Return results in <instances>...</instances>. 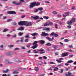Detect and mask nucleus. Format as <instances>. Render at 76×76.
<instances>
[{
  "instance_id": "obj_1",
  "label": "nucleus",
  "mask_w": 76,
  "mask_h": 76,
  "mask_svg": "<svg viewBox=\"0 0 76 76\" xmlns=\"http://www.w3.org/2000/svg\"><path fill=\"white\" fill-rule=\"evenodd\" d=\"M40 4V3L39 2H31L30 3V9L33 8L34 6H39Z\"/></svg>"
},
{
  "instance_id": "obj_2",
  "label": "nucleus",
  "mask_w": 76,
  "mask_h": 76,
  "mask_svg": "<svg viewBox=\"0 0 76 76\" xmlns=\"http://www.w3.org/2000/svg\"><path fill=\"white\" fill-rule=\"evenodd\" d=\"M24 0H20L19 2L14 1L13 2V3L15 5H18L21 4L22 3H24Z\"/></svg>"
},
{
  "instance_id": "obj_3",
  "label": "nucleus",
  "mask_w": 76,
  "mask_h": 76,
  "mask_svg": "<svg viewBox=\"0 0 76 76\" xmlns=\"http://www.w3.org/2000/svg\"><path fill=\"white\" fill-rule=\"evenodd\" d=\"M72 21L70 20L68 21V25H72V22H76V18H73L72 19Z\"/></svg>"
},
{
  "instance_id": "obj_4",
  "label": "nucleus",
  "mask_w": 76,
  "mask_h": 76,
  "mask_svg": "<svg viewBox=\"0 0 76 76\" xmlns=\"http://www.w3.org/2000/svg\"><path fill=\"white\" fill-rule=\"evenodd\" d=\"M18 25L20 26H23V25H25V21H21L19 22L18 23Z\"/></svg>"
},
{
  "instance_id": "obj_5",
  "label": "nucleus",
  "mask_w": 76,
  "mask_h": 76,
  "mask_svg": "<svg viewBox=\"0 0 76 76\" xmlns=\"http://www.w3.org/2000/svg\"><path fill=\"white\" fill-rule=\"evenodd\" d=\"M25 26H31L32 25V23L31 22H28L25 21Z\"/></svg>"
},
{
  "instance_id": "obj_6",
  "label": "nucleus",
  "mask_w": 76,
  "mask_h": 76,
  "mask_svg": "<svg viewBox=\"0 0 76 76\" xmlns=\"http://www.w3.org/2000/svg\"><path fill=\"white\" fill-rule=\"evenodd\" d=\"M7 13L10 15H15L16 14V12L15 11H8L7 12Z\"/></svg>"
},
{
  "instance_id": "obj_7",
  "label": "nucleus",
  "mask_w": 76,
  "mask_h": 76,
  "mask_svg": "<svg viewBox=\"0 0 76 76\" xmlns=\"http://www.w3.org/2000/svg\"><path fill=\"white\" fill-rule=\"evenodd\" d=\"M42 34H41V36H43V37H46V36H48L49 34L48 33H46L45 32H42Z\"/></svg>"
},
{
  "instance_id": "obj_8",
  "label": "nucleus",
  "mask_w": 76,
  "mask_h": 76,
  "mask_svg": "<svg viewBox=\"0 0 76 76\" xmlns=\"http://www.w3.org/2000/svg\"><path fill=\"white\" fill-rule=\"evenodd\" d=\"M63 60V58H60L59 59V60L58 59L56 60V61H57L58 63H61L62 62V61L61 60Z\"/></svg>"
},
{
  "instance_id": "obj_9",
  "label": "nucleus",
  "mask_w": 76,
  "mask_h": 76,
  "mask_svg": "<svg viewBox=\"0 0 76 76\" xmlns=\"http://www.w3.org/2000/svg\"><path fill=\"white\" fill-rule=\"evenodd\" d=\"M69 55V53L67 52H66L65 53H63L62 54L61 56L63 57H66V56H67Z\"/></svg>"
},
{
  "instance_id": "obj_10",
  "label": "nucleus",
  "mask_w": 76,
  "mask_h": 76,
  "mask_svg": "<svg viewBox=\"0 0 76 76\" xmlns=\"http://www.w3.org/2000/svg\"><path fill=\"white\" fill-rule=\"evenodd\" d=\"M31 18L34 19H39V17L38 16H36L35 17L31 16Z\"/></svg>"
},
{
  "instance_id": "obj_11",
  "label": "nucleus",
  "mask_w": 76,
  "mask_h": 76,
  "mask_svg": "<svg viewBox=\"0 0 76 76\" xmlns=\"http://www.w3.org/2000/svg\"><path fill=\"white\" fill-rule=\"evenodd\" d=\"M50 28H47V27H44L43 28V30L47 31H50Z\"/></svg>"
},
{
  "instance_id": "obj_12",
  "label": "nucleus",
  "mask_w": 76,
  "mask_h": 76,
  "mask_svg": "<svg viewBox=\"0 0 76 76\" xmlns=\"http://www.w3.org/2000/svg\"><path fill=\"white\" fill-rule=\"evenodd\" d=\"M50 35H53L55 36V37H58V34H55L54 32H52L50 34Z\"/></svg>"
},
{
  "instance_id": "obj_13",
  "label": "nucleus",
  "mask_w": 76,
  "mask_h": 76,
  "mask_svg": "<svg viewBox=\"0 0 76 76\" xmlns=\"http://www.w3.org/2000/svg\"><path fill=\"white\" fill-rule=\"evenodd\" d=\"M39 42L40 44H41L43 45V44H44V43H45V41L44 40H40Z\"/></svg>"
},
{
  "instance_id": "obj_14",
  "label": "nucleus",
  "mask_w": 76,
  "mask_h": 76,
  "mask_svg": "<svg viewBox=\"0 0 76 76\" xmlns=\"http://www.w3.org/2000/svg\"><path fill=\"white\" fill-rule=\"evenodd\" d=\"M46 39L48 40L49 41H53V40L50 37H46Z\"/></svg>"
},
{
  "instance_id": "obj_15",
  "label": "nucleus",
  "mask_w": 76,
  "mask_h": 76,
  "mask_svg": "<svg viewBox=\"0 0 76 76\" xmlns=\"http://www.w3.org/2000/svg\"><path fill=\"white\" fill-rule=\"evenodd\" d=\"M65 13L66 15H64V14L63 15V17H65V18H66V17L67 16H68L69 14V13L67 12H66Z\"/></svg>"
},
{
  "instance_id": "obj_16",
  "label": "nucleus",
  "mask_w": 76,
  "mask_h": 76,
  "mask_svg": "<svg viewBox=\"0 0 76 76\" xmlns=\"http://www.w3.org/2000/svg\"><path fill=\"white\" fill-rule=\"evenodd\" d=\"M38 49L34 50H33V52H34V53H35V54H37V53H38Z\"/></svg>"
},
{
  "instance_id": "obj_17",
  "label": "nucleus",
  "mask_w": 76,
  "mask_h": 76,
  "mask_svg": "<svg viewBox=\"0 0 76 76\" xmlns=\"http://www.w3.org/2000/svg\"><path fill=\"white\" fill-rule=\"evenodd\" d=\"M37 47H38V45H35L34 46H32L31 48L33 49H35L36 48H37Z\"/></svg>"
},
{
  "instance_id": "obj_18",
  "label": "nucleus",
  "mask_w": 76,
  "mask_h": 76,
  "mask_svg": "<svg viewBox=\"0 0 76 76\" xmlns=\"http://www.w3.org/2000/svg\"><path fill=\"white\" fill-rule=\"evenodd\" d=\"M45 45L46 46H48V47H50L51 45V44L50 43L48 42L45 44Z\"/></svg>"
},
{
  "instance_id": "obj_19",
  "label": "nucleus",
  "mask_w": 76,
  "mask_h": 76,
  "mask_svg": "<svg viewBox=\"0 0 76 76\" xmlns=\"http://www.w3.org/2000/svg\"><path fill=\"white\" fill-rule=\"evenodd\" d=\"M71 75H72V73L70 72H68L67 73V74L65 75L66 76H71Z\"/></svg>"
},
{
  "instance_id": "obj_20",
  "label": "nucleus",
  "mask_w": 76,
  "mask_h": 76,
  "mask_svg": "<svg viewBox=\"0 0 76 76\" xmlns=\"http://www.w3.org/2000/svg\"><path fill=\"white\" fill-rule=\"evenodd\" d=\"M48 25L49 26H50L51 25H53V23L51 21H49L48 22Z\"/></svg>"
},
{
  "instance_id": "obj_21",
  "label": "nucleus",
  "mask_w": 76,
  "mask_h": 76,
  "mask_svg": "<svg viewBox=\"0 0 76 76\" xmlns=\"http://www.w3.org/2000/svg\"><path fill=\"white\" fill-rule=\"evenodd\" d=\"M39 51H40V52H43V51H44V50L42 48H41L40 49L37 50Z\"/></svg>"
},
{
  "instance_id": "obj_22",
  "label": "nucleus",
  "mask_w": 76,
  "mask_h": 76,
  "mask_svg": "<svg viewBox=\"0 0 76 76\" xmlns=\"http://www.w3.org/2000/svg\"><path fill=\"white\" fill-rule=\"evenodd\" d=\"M24 28H23V27H20V28L18 29V30L20 31H23V30H24Z\"/></svg>"
},
{
  "instance_id": "obj_23",
  "label": "nucleus",
  "mask_w": 76,
  "mask_h": 76,
  "mask_svg": "<svg viewBox=\"0 0 76 76\" xmlns=\"http://www.w3.org/2000/svg\"><path fill=\"white\" fill-rule=\"evenodd\" d=\"M64 64L63 63L61 64H58L57 65L58 67H60L61 66H62V67H64V66H63V65Z\"/></svg>"
},
{
  "instance_id": "obj_24",
  "label": "nucleus",
  "mask_w": 76,
  "mask_h": 76,
  "mask_svg": "<svg viewBox=\"0 0 76 76\" xmlns=\"http://www.w3.org/2000/svg\"><path fill=\"white\" fill-rule=\"evenodd\" d=\"M0 47L1 50H4V49L3 48V47H4V46H3V45H1L0 46Z\"/></svg>"
},
{
  "instance_id": "obj_25",
  "label": "nucleus",
  "mask_w": 76,
  "mask_h": 76,
  "mask_svg": "<svg viewBox=\"0 0 76 76\" xmlns=\"http://www.w3.org/2000/svg\"><path fill=\"white\" fill-rule=\"evenodd\" d=\"M13 54V52H10L8 53L7 54L8 56H11V55H12Z\"/></svg>"
},
{
  "instance_id": "obj_26",
  "label": "nucleus",
  "mask_w": 76,
  "mask_h": 76,
  "mask_svg": "<svg viewBox=\"0 0 76 76\" xmlns=\"http://www.w3.org/2000/svg\"><path fill=\"white\" fill-rule=\"evenodd\" d=\"M38 35V33H34L33 34H31V35L32 36H36V35Z\"/></svg>"
},
{
  "instance_id": "obj_27",
  "label": "nucleus",
  "mask_w": 76,
  "mask_h": 76,
  "mask_svg": "<svg viewBox=\"0 0 76 76\" xmlns=\"http://www.w3.org/2000/svg\"><path fill=\"white\" fill-rule=\"evenodd\" d=\"M38 41H34V43H33V45H37V43H38Z\"/></svg>"
},
{
  "instance_id": "obj_28",
  "label": "nucleus",
  "mask_w": 76,
  "mask_h": 76,
  "mask_svg": "<svg viewBox=\"0 0 76 76\" xmlns=\"http://www.w3.org/2000/svg\"><path fill=\"white\" fill-rule=\"evenodd\" d=\"M43 18L44 19H46V20H47V19H49V17L48 16H45L43 17Z\"/></svg>"
},
{
  "instance_id": "obj_29",
  "label": "nucleus",
  "mask_w": 76,
  "mask_h": 76,
  "mask_svg": "<svg viewBox=\"0 0 76 76\" xmlns=\"http://www.w3.org/2000/svg\"><path fill=\"white\" fill-rule=\"evenodd\" d=\"M52 13L53 14V15H57L58 13V12H56V11H53L52 12Z\"/></svg>"
},
{
  "instance_id": "obj_30",
  "label": "nucleus",
  "mask_w": 76,
  "mask_h": 76,
  "mask_svg": "<svg viewBox=\"0 0 76 76\" xmlns=\"http://www.w3.org/2000/svg\"><path fill=\"white\" fill-rule=\"evenodd\" d=\"M38 10H40V11H42V10H43V8L42 7H40L38 8Z\"/></svg>"
},
{
  "instance_id": "obj_31",
  "label": "nucleus",
  "mask_w": 76,
  "mask_h": 76,
  "mask_svg": "<svg viewBox=\"0 0 76 76\" xmlns=\"http://www.w3.org/2000/svg\"><path fill=\"white\" fill-rule=\"evenodd\" d=\"M2 72H3V73H7V72H9V69H7V70L6 71H4V70H3Z\"/></svg>"
},
{
  "instance_id": "obj_32",
  "label": "nucleus",
  "mask_w": 76,
  "mask_h": 76,
  "mask_svg": "<svg viewBox=\"0 0 76 76\" xmlns=\"http://www.w3.org/2000/svg\"><path fill=\"white\" fill-rule=\"evenodd\" d=\"M58 70V68L57 67H55L54 69L53 70L54 71H57Z\"/></svg>"
},
{
  "instance_id": "obj_33",
  "label": "nucleus",
  "mask_w": 76,
  "mask_h": 76,
  "mask_svg": "<svg viewBox=\"0 0 76 76\" xmlns=\"http://www.w3.org/2000/svg\"><path fill=\"white\" fill-rule=\"evenodd\" d=\"M73 62V61L72 60H69L67 62V63H72Z\"/></svg>"
},
{
  "instance_id": "obj_34",
  "label": "nucleus",
  "mask_w": 76,
  "mask_h": 76,
  "mask_svg": "<svg viewBox=\"0 0 76 76\" xmlns=\"http://www.w3.org/2000/svg\"><path fill=\"white\" fill-rule=\"evenodd\" d=\"M6 61L7 63H8V64H12V63H13L12 62L9 61Z\"/></svg>"
},
{
  "instance_id": "obj_35",
  "label": "nucleus",
  "mask_w": 76,
  "mask_h": 76,
  "mask_svg": "<svg viewBox=\"0 0 76 76\" xmlns=\"http://www.w3.org/2000/svg\"><path fill=\"white\" fill-rule=\"evenodd\" d=\"M25 38H30V37L29 35H26L25 36Z\"/></svg>"
},
{
  "instance_id": "obj_36",
  "label": "nucleus",
  "mask_w": 76,
  "mask_h": 76,
  "mask_svg": "<svg viewBox=\"0 0 76 76\" xmlns=\"http://www.w3.org/2000/svg\"><path fill=\"white\" fill-rule=\"evenodd\" d=\"M34 70L35 71H38L39 70V68L38 67H35Z\"/></svg>"
},
{
  "instance_id": "obj_37",
  "label": "nucleus",
  "mask_w": 76,
  "mask_h": 76,
  "mask_svg": "<svg viewBox=\"0 0 76 76\" xmlns=\"http://www.w3.org/2000/svg\"><path fill=\"white\" fill-rule=\"evenodd\" d=\"M53 49H54L55 50H56V49H57V46L55 45L53 47Z\"/></svg>"
},
{
  "instance_id": "obj_38",
  "label": "nucleus",
  "mask_w": 76,
  "mask_h": 76,
  "mask_svg": "<svg viewBox=\"0 0 76 76\" xmlns=\"http://www.w3.org/2000/svg\"><path fill=\"white\" fill-rule=\"evenodd\" d=\"M23 34V33L20 32L18 33V35L19 36H22Z\"/></svg>"
},
{
  "instance_id": "obj_39",
  "label": "nucleus",
  "mask_w": 76,
  "mask_h": 76,
  "mask_svg": "<svg viewBox=\"0 0 76 76\" xmlns=\"http://www.w3.org/2000/svg\"><path fill=\"white\" fill-rule=\"evenodd\" d=\"M44 26H49L48 23V22L44 24Z\"/></svg>"
},
{
  "instance_id": "obj_40",
  "label": "nucleus",
  "mask_w": 76,
  "mask_h": 76,
  "mask_svg": "<svg viewBox=\"0 0 76 76\" xmlns=\"http://www.w3.org/2000/svg\"><path fill=\"white\" fill-rule=\"evenodd\" d=\"M14 50H15V51H16V50H19V48H14Z\"/></svg>"
},
{
  "instance_id": "obj_41",
  "label": "nucleus",
  "mask_w": 76,
  "mask_h": 76,
  "mask_svg": "<svg viewBox=\"0 0 76 76\" xmlns=\"http://www.w3.org/2000/svg\"><path fill=\"white\" fill-rule=\"evenodd\" d=\"M69 31L68 30H65L64 32V34H68V32H69Z\"/></svg>"
},
{
  "instance_id": "obj_42",
  "label": "nucleus",
  "mask_w": 76,
  "mask_h": 76,
  "mask_svg": "<svg viewBox=\"0 0 76 76\" xmlns=\"http://www.w3.org/2000/svg\"><path fill=\"white\" fill-rule=\"evenodd\" d=\"M64 41L65 42H69V39H66L64 40Z\"/></svg>"
},
{
  "instance_id": "obj_43",
  "label": "nucleus",
  "mask_w": 76,
  "mask_h": 76,
  "mask_svg": "<svg viewBox=\"0 0 76 76\" xmlns=\"http://www.w3.org/2000/svg\"><path fill=\"white\" fill-rule=\"evenodd\" d=\"M8 30H9V29H4L3 30V32H6V31H8Z\"/></svg>"
},
{
  "instance_id": "obj_44",
  "label": "nucleus",
  "mask_w": 76,
  "mask_h": 76,
  "mask_svg": "<svg viewBox=\"0 0 76 76\" xmlns=\"http://www.w3.org/2000/svg\"><path fill=\"white\" fill-rule=\"evenodd\" d=\"M17 24V23H16V22H13V24H12L13 25H15V26H16Z\"/></svg>"
},
{
  "instance_id": "obj_45",
  "label": "nucleus",
  "mask_w": 76,
  "mask_h": 76,
  "mask_svg": "<svg viewBox=\"0 0 76 76\" xmlns=\"http://www.w3.org/2000/svg\"><path fill=\"white\" fill-rule=\"evenodd\" d=\"M38 10L37 9H36L34 11V13H37L38 12Z\"/></svg>"
},
{
  "instance_id": "obj_46",
  "label": "nucleus",
  "mask_w": 76,
  "mask_h": 76,
  "mask_svg": "<svg viewBox=\"0 0 76 76\" xmlns=\"http://www.w3.org/2000/svg\"><path fill=\"white\" fill-rule=\"evenodd\" d=\"M18 73V72L17 71H14L13 72V74H17Z\"/></svg>"
},
{
  "instance_id": "obj_47",
  "label": "nucleus",
  "mask_w": 76,
  "mask_h": 76,
  "mask_svg": "<svg viewBox=\"0 0 76 76\" xmlns=\"http://www.w3.org/2000/svg\"><path fill=\"white\" fill-rule=\"evenodd\" d=\"M28 41H29V40L28 39H25L24 41V42H28Z\"/></svg>"
},
{
  "instance_id": "obj_48",
  "label": "nucleus",
  "mask_w": 76,
  "mask_h": 76,
  "mask_svg": "<svg viewBox=\"0 0 76 76\" xmlns=\"http://www.w3.org/2000/svg\"><path fill=\"white\" fill-rule=\"evenodd\" d=\"M45 3L46 4H49L50 3V1H45Z\"/></svg>"
},
{
  "instance_id": "obj_49",
  "label": "nucleus",
  "mask_w": 76,
  "mask_h": 76,
  "mask_svg": "<svg viewBox=\"0 0 76 76\" xmlns=\"http://www.w3.org/2000/svg\"><path fill=\"white\" fill-rule=\"evenodd\" d=\"M31 47V43H29L28 45H27V47L28 48H30V47Z\"/></svg>"
},
{
  "instance_id": "obj_50",
  "label": "nucleus",
  "mask_w": 76,
  "mask_h": 76,
  "mask_svg": "<svg viewBox=\"0 0 76 76\" xmlns=\"http://www.w3.org/2000/svg\"><path fill=\"white\" fill-rule=\"evenodd\" d=\"M9 47H10V48H12V47H13V45H11L8 46Z\"/></svg>"
},
{
  "instance_id": "obj_51",
  "label": "nucleus",
  "mask_w": 76,
  "mask_h": 76,
  "mask_svg": "<svg viewBox=\"0 0 76 76\" xmlns=\"http://www.w3.org/2000/svg\"><path fill=\"white\" fill-rule=\"evenodd\" d=\"M55 28H58V25L57 24H56L55 26Z\"/></svg>"
},
{
  "instance_id": "obj_52",
  "label": "nucleus",
  "mask_w": 76,
  "mask_h": 76,
  "mask_svg": "<svg viewBox=\"0 0 76 76\" xmlns=\"http://www.w3.org/2000/svg\"><path fill=\"white\" fill-rule=\"evenodd\" d=\"M70 68L68 67V68H66L65 69V70H66V71H68V70H70Z\"/></svg>"
},
{
  "instance_id": "obj_53",
  "label": "nucleus",
  "mask_w": 76,
  "mask_h": 76,
  "mask_svg": "<svg viewBox=\"0 0 76 76\" xmlns=\"http://www.w3.org/2000/svg\"><path fill=\"white\" fill-rule=\"evenodd\" d=\"M58 23L60 24V25H63V22H61L60 21L58 22Z\"/></svg>"
},
{
  "instance_id": "obj_54",
  "label": "nucleus",
  "mask_w": 76,
  "mask_h": 76,
  "mask_svg": "<svg viewBox=\"0 0 76 76\" xmlns=\"http://www.w3.org/2000/svg\"><path fill=\"white\" fill-rule=\"evenodd\" d=\"M21 49H22V50H25V48L23 46H22L21 47Z\"/></svg>"
},
{
  "instance_id": "obj_55",
  "label": "nucleus",
  "mask_w": 76,
  "mask_h": 76,
  "mask_svg": "<svg viewBox=\"0 0 76 76\" xmlns=\"http://www.w3.org/2000/svg\"><path fill=\"white\" fill-rule=\"evenodd\" d=\"M43 57L44 59H45V60H47V58L45 56H43Z\"/></svg>"
},
{
  "instance_id": "obj_56",
  "label": "nucleus",
  "mask_w": 76,
  "mask_h": 76,
  "mask_svg": "<svg viewBox=\"0 0 76 76\" xmlns=\"http://www.w3.org/2000/svg\"><path fill=\"white\" fill-rule=\"evenodd\" d=\"M67 27L68 28H71V27H72V26L70 25H69L67 26Z\"/></svg>"
},
{
  "instance_id": "obj_57",
  "label": "nucleus",
  "mask_w": 76,
  "mask_h": 76,
  "mask_svg": "<svg viewBox=\"0 0 76 76\" xmlns=\"http://www.w3.org/2000/svg\"><path fill=\"white\" fill-rule=\"evenodd\" d=\"M60 73H63V69H61V70Z\"/></svg>"
},
{
  "instance_id": "obj_58",
  "label": "nucleus",
  "mask_w": 76,
  "mask_h": 76,
  "mask_svg": "<svg viewBox=\"0 0 76 76\" xmlns=\"http://www.w3.org/2000/svg\"><path fill=\"white\" fill-rule=\"evenodd\" d=\"M12 21V19H9L7 20V22H11Z\"/></svg>"
},
{
  "instance_id": "obj_59",
  "label": "nucleus",
  "mask_w": 76,
  "mask_h": 76,
  "mask_svg": "<svg viewBox=\"0 0 76 76\" xmlns=\"http://www.w3.org/2000/svg\"><path fill=\"white\" fill-rule=\"evenodd\" d=\"M6 18H7V17H6V16H4L3 17V19H6Z\"/></svg>"
},
{
  "instance_id": "obj_60",
  "label": "nucleus",
  "mask_w": 76,
  "mask_h": 76,
  "mask_svg": "<svg viewBox=\"0 0 76 76\" xmlns=\"http://www.w3.org/2000/svg\"><path fill=\"white\" fill-rule=\"evenodd\" d=\"M11 35L10 34H7L6 35V36L7 37H10Z\"/></svg>"
},
{
  "instance_id": "obj_61",
  "label": "nucleus",
  "mask_w": 76,
  "mask_h": 76,
  "mask_svg": "<svg viewBox=\"0 0 76 76\" xmlns=\"http://www.w3.org/2000/svg\"><path fill=\"white\" fill-rule=\"evenodd\" d=\"M48 70L52 71L53 70V69H52V68H50L49 69H48Z\"/></svg>"
},
{
  "instance_id": "obj_62",
  "label": "nucleus",
  "mask_w": 76,
  "mask_h": 76,
  "mask_svg": "<svg viewBox=\"0 0 76 76\" xmlns=\"http://www.w3.org/2000/svg\"><path fill=\"white\" fill-rule=\"evenodd\" d=\"M42 57H40L39 58V60H42Z\"/></svg>"
},
{
  "instance_id": "obj_63",
  "label": "nucleus",
  "mask_w": 76,
  "mask_h": 76,
  "mask_svg": "<svg viewBox=\"0 0 76 76\" xmlns=\"http://www.w3.org/2000/svg\"><path fill=\"white\" fill-rule=\"evenodd\" d=\"M25 15H22V16H21V18H25Z\"/></svg>"
},
{
  "instance_id": "obj_64",
  "label": "nucleus",
  "mask_w": 76,
  "mask_h": 76,
  "mask_svg": "<svg viewBox=\"0 0 76 76\" xmlns=\"http://www.w3.org/2000/svg\"><path fill=\"white\" fill-rule=\"evenodd\" d=\"M16 34H14L13 36V38H16Z\"/></svg>"
}]
</instances>
